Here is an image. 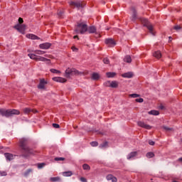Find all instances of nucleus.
Masks as SVG:
<instances>
[{"mask_svg": "<svg viewBox=\"0 0 182 182\" xmlns=\"http://www.w3.org/2000/svg\"><path fill=\"white\" fill-rule=\"evenodd\" d=\"M19 146L21 150L23 151V152L26 153L27 156H29V154H33V151L28 147V139L24 138L20 139Z\"/></svg>", "mask_w": 182, "mask_h": 182, "instance_id": "f257e3e1", "label": "nucleus"}, {"mask_svg": "<svg viewBox=\"0 0 182 182\" xmlns=\"http://www.w3.org/2000/svg\"><path fill=\"white\" fill-rule=\"evenodd\" d=\"M20 113L18 109H0L1 116H4L5 117H10V116H14V114H20Z\"/></svg>", "mask_w": 182, "mask_h": 182, "instance_id": "f03ea898", "label": "nucleus"}, {"mask_svg": "<svg viewBox=\"0 0 182 182\" xmlns=\"http://www.w3.org/2000/svg\"><path fill=\"white\" fill-rule=\"evenodd\" d=\"M75 31L77 33L83 35L85 32H87V24L85 23H77Z\"/></svg>", "mask_w": 182, "mask_h": 182, "instance_id": "7ed1b4c3", "label": "nucleus"}, {"mask_svg": "<svg viewBox=\"0 0 182 182\" xmlns=\"http://www.w3.org/2000/svg\"><path fill=\"white\" fill-rule=\"evenodd\" d=\"M141 22L144 25V26H146L147 29H149L150 33L154 36V32H153V26L149 22L147 18H141Z\"/></svg>", "mask_w": 182, "mask_h": 182, "instance_id": "20e7f679", "label": "nucleus"}, {"mask_svg": "<svg viewBox=\"0 0 182 182\" xmlns=\"http://www.w3.org/2000/svg\"><path fill=\"white\" fill-rule=\"evenodd\" d=\"M104 86H105V87H112L113 89H117V87H119V82L116 80H108L104 82Z\"/></svg>", "mask_w": 182, "mask_h": 182, "instance_id": "39448f33", "label": "nucleus"}, {"mask_svg": "<svg viewBox=\"0 0 182 182\" xmlns=\"http://www.w3.org/2000/svg\"><path fill=\"white\" fill-rule=\"evenodd\" d=\"M73 75H79V71L75 68H68L65 72V77H70Z\"/></svg>", "mask_w": 182, "mask_h": 182, "instance_id": "423d86ee", "label": "nucleus"}, {"mask_svg": "<svg viewBox=\"0 0 182 182\" xmlns=\"http://www.w3.org/2000/svg\"><path fill=\"white\" fill-rule=\"evenodd\" d=\"M70 5L71 6H75L77 9H80L81 8H83L85 4L80 1H70Z\"/></svg>", "mask_w": 182, "mask_h": 182, "instance_id": "0eeeda50", "label": "nucleus"}, {"mask_svg": "<svg viewBox=\"0 0 182 182\" xmlns=\"http://www.w3.org/2000/svg\"><path fill=\"white\" fill-rule=\"evenodd\" d=\"M15 29L21 33H25V31L26 29V26L25 25L22 24H17L16 26H14Z\"/></svg>", "mask_w": 182, "mask_h": 182, "instance_id": "6e6552de", "label": "nucleus"}, {"mask_svg": "<svg viewBox=\"0 0 182 182\" xmlns=\"http://www.w3.org/2000/svg\"><path fill=\"white\" fill-rule=\"evenodd\" d=\"M137 124L139 127H142V129H146V130H150L151 129V126L144 123L143 121H139Z\"/></svg>", "mask_w": 182, "mask_h": 182, "instance_id": "1a4fd4ad", "label": "nucleus"}, {"mask_svg": "<svg viewBox=\"0 0 182 182\" xmlns=\"http://www.w3.org/2000/svg\"><path fill=\"white\" fill-rule=\"evenodd\" d=\"M46 85H48V82L45 80V79H42L40 80L38 87L41 90H43L45 89V86H46Z\"/></svg>", "mask_w": 182, "mask_h": 182, "instance_id": "9d476101", "label": "nucleus"}, {"mask_svg": "<svg viewBox=\"0 0 182 182\" xmlns=\"http://www.w3.org/2000/svg\"><path fill=\"white\" fill-rule=\"evenodd\" d=\"M52 46V44L50 43H43L39 45L40 49H49Z\"/></svg>", "mask_w": 182, "mask_h": 182, "instance_id": "9b49d317", "label": "nucleus"}, {"mask_svg": "<svg viewBox=\"0 0 182 182\" xmlns=\"http://www.w3.org/2000/svg\"><path fill=\"white\" fill-rule=\"evenodd\" d=\"M105 43L106 45H108V46H115L116 42L112 38H107L105 39Z\"/></svg>", "mask_w": 182, "mask_h": 182, "instance_id": "f8f14e48", "label": "nucleus"}, {"mask_svg": "<svg viewBox=\"0 0 182 182\" xmlns=\"http://www.w3.org/2000/svg\"><path fill=\"white\" fill-rule=\"evenodd\" d=\"M53 80H54V82H58L59 83H65V82H66V79L61 77H53Z\"/></svg>", "mask_w": 182, "mask_h": 182, "instance_id": "ddd939ff", "label": "nucleus"}, {"mask_svg": "<svg viewBox=\"0 0 182 182\" xmlns=\"http://www.w3.org/2000/svg\"><path fill=\"white\" fill-rule=\"evenodd\" d=\"M137 156V151L131 152L129 154L127 155V160H133Z\"/></svg>", "mask_w": 182, "mask_h": 182, "instance_id": "4468645a", "label": "nucleus"}, {"mask_svg": "<svg viewBox=\"0 0 182 182\" xmlns=\"http://www.w3.org/2000/svg\"><path fill=\"white\" fill-rule=\"evenodd\" d=\"M4 156L6 160H8L9 161H11V160H14L15 159V156H14V154H12L6 153L4 154Z\"/></svg>", "mask_w": 182, "mask_h": 182, "instance_id": "2eb2a0df", "label": "nucleus"}, {"mask_svg": "<svg viewBox=\"0 0 182 182\" xmlns=\"http://www.w3.org/2000/svg\"><path fill=\"white\" fill-rule=\"evenodd\" d=\"M26 38H28V39H32L33 41L41 39L39 37H38L35 34H31V33L26 34Z\"/></svg>", "mask_w": 182, "mask_h": 182, "instance_id": "dca6fc26", "label": "nucleus"}, {"mask_svg": "<svg viewBox=\"0 0 182 182\" xmlns=\"http://www.w3.org/2000/svg\"><path fill=\"white\" fill-rule=\"evenodd\" d=\"M36 60H40L41 62H48V63H50V60L42 56L37 55Z\"/></svg>", "mask_w": 182, "mask_h": 182, "instance_id": "f3484780", "label": "nucleus"}, {"mask_svg": "<svg viewBox=\"0 0 182 182\" xmlns=\"http://www.w3.org/2000/svg\"><path fill=\"white\" fill-rule=\"evenodd\" d=\"M91 79H92V80H99V79H100V75L97 73H93Z\"/></svg>", "mask_w": 182, "mask_h": 182, "instance_id": "a211bd4d", "label": "nucleus"}, {"mask_svg": "<svg viewBox=\"0 0 182 182\" xmlns=\"http://www.w3.org/2000/svg\"><path fill=\"white\" fill-rule=\"evenodd\" d=\"M122 77L127 78V79H130V78L133 77V73H130V72L125 73L122 75Z\"/></svg>", "mask_w": 182, "mask_h": 182, "instance_id": "6ab92c4d", "label": "nucleus"}, {"mask_svg": "<svg viewBox=\"0 0 182 182\" xmlns=\"http://www.w3.org/2000/svg\"><path fill=\"white\" fill-rule=\"evenodd\" d=\"M107 180L108 181H110V180H111L112 182H117V178L116 177L113 176V175L107 176Z\"/></svg>", "mask_w": 182, "mask_h": 182, "instance_id": "aec40b11", "label": "nucleus"}, {"mask_svg": "<svg viewBox=\"0 0 182 182\" xmlns=\"http://www.w3.org/2000/svg\"><path fill=\"white\" fill-rule=\"evenodd\" d=\"M23 112H24V113H26V114H28V113H31V112H33V113H36L38 111L34 110V109H31V108H24V109H23Z\"/></svg>", "mask_w": 182, "mask_h": 182, "instance_id": "412c9836", "label": "nucleus"}, {"mask_svg": "<svg viewBox=\"0 0 182 182\" xmlns=\"http://www.w3.org/2000/svg\"><path fill=\"white\" fill-rule=\"evenodd\" d=\"M89 33H95L96 32V27L95 26H90L87 30Z\"/></svg>", "mask_w": 182, "mask_h": 182, "instance_id": "4be33fe9", "label": "nucleus"}, {"mask_svg": "<svg viewBox=\"0 0 182 182\" xmlns=\"http://www.w3.org/2000/svg\"><path fill=\"white\" fill-rule=\"evenodd\" d=\"M124 62H126V63H132V57L130 55H126L124 58Z\"/></svg>", "mask_w": 182, "mask_h": 182, "instance_id": "5701e85b", "label": "nucleus"}, {"mask_svg": "<svg viewBox=\"0 0 182 182\" xmlns=\"http://www.w3.org/2000/svg\"><path fill=\"white\" fill-rule=\"evenodd\" d=\"M149 114H152L153 116H159L160 112L157 110H151L148 112Z\"/></svg>", "mask_w": 182, "mask_h": 182, "instance_id": "b1692460", "label": "nucleus"}, {"mask_svg": "<svg viewBox=\"0 0 182 182\" xmlns=\"http://www.w3.org/2000/svg\"><path fill=\"white\" fill-rule=\"evenodd\" d=\"M107 77L112 78L116 76V73L108 72L106 73Z\"/></svg>", "mask_w": 182, "mask_h": 182, "instance_id": "393cba45", "label": "nucleus"}, {"mask_svg": "<svg viewBox=\"0 0 182 182\" xmlns=\"http://www.w3.org/2000/svg\"><path fill=\"white\" fill-rule=\"evenodd\" d=\"M154 58H156L157 59H160L161 58V53L160 51H156L154 53Z\"/></svg>", "mask_w": 182, "mask_h": 182, "instance_id": "a878e982", "label": "nucleus"}, {"mask_svg": "<svg viewBox=\"0 0 182 182\" xmlns=\"http://www.w3.org/2000/svg\"><path fill=\"white\" fill-rule=\"evenodd\" d=\"M28 55L29 56L30 59H33L34 60H37L38 59V55H36V54L30 53Z\"/></svg>", "mask_w": 182, "mask_h": 182, "instance_id": "bb28decb", "label": "nucleus"}, {"mask_svg": "<svg viewBox=\"0 0 182 182\" xmlns=\"http://www.w3.org/2000/svg\"><path fill=\"white\" fill-rule=\"evenodd\" d=\"M73 174L72 171H65L63 173V176H64V177H70Z\"/></svg>", "mask_w": 182, "mask_h": 182, "instance_id": "cd10ccee", "label": "nucleus"}, {"mask_svg": "<svg viewBox=\"0 0 182 182\" xmlns=\"http://www.w3.org/2000/svg\"><path fill=\"white\" fill-rule=\"evenodd\" d=\"M34 53H36V55H45L46 52L41 50H36L34 51Z\"/></svg>", "mask_w": 182, "mask_h": 182, "instance_id": "c85d7f7f", "label": "nucleus"}, {"mask_svg": "<svg viewBox=\"0 0 182 182\" xmlns=\"http://www.w3.org/2000/svg\"><path fill=\"white\" fill-rule=\"evenodd\" d=\"M50 181L56 182V181H60V178L59 177H52L50 178Z\"/></svg>", "mask_w": 182, "mask_h": 182, "instance_id": "c756f323", "label": "nucleus"}, {"mask_svg": "<svg viewBox=\"0 0 182 182\" xmlns=\"http://www.w3.org/2000/svg\"><path fill=\"white\" fill-rule=\"evenodd\" d=\"M107 147V141H105L100 145V149H106Z\"/></svg>", "mask_w": 182, "mask_h": 182, "instance_id": "7c9ffc66", "label": "nucleus"}, {"mask_svg": "<svg viewBox=\"0 0 182 182\" xmlns=\"http://www.w3.org/2000/svg\"><path fill=\"white\" fill-rule=\"evenodd\" d=\"M146 157L148 159H151L152 157H154V154L153 152H149L146 154Z\"/></svg>", "mask_w": 182, "mask_h": 182, "instance_id": "2f4dec72", "label": "nucleus"}, {"mask_svg": "<svg viewBox=\"0 0 182 182\" xmlns=\"http://www.w3.org/2000/svg\"><path fill=\"white\" fill-rule=\"evenodd\" d=\"M129 97H133L134 99H136V97H140V95H139V94H130Z\"/></svg>", "mask_w": 182, "mask_h": 182, "instance_id": "473e14b6", "label": "nucleus"}, {"mask_svg": "<svg viewBox=\"0 0 182 182\" xmlns=\"http://www.w3.org/2000/svg\"><path fill=\"white\" fill-rule=\"evenodd\" d=\"M83 170H90V166L89 165L85 164L82 165Z\"/></svg>", "mask_w": 182, "mask_h": 182, "instance_id": "72a5a7b5", "label": "nucleus"}, {"mask_svg": "<svg viewBox=\"0 0 182 182\" xmlns=\"http://www.w3.org/2000/svg\"><path fill=\"white\" fill-rule=\"evenodd\" d=\"M163 129L165 130V132H173V128H170L168 127H163Z\"/></svg>", "mask_w": 182, "mask_h": 182, "instance_id": "f704fd0d", "label": "nucleus"}, {"mask_svg": "<svg viewBox=\"0 0 182 182\" xmlns=\"http://www.w3.org/2000/svg\"><path fill=\"white\" fill-rule=\"evenodd\" d=\"M50 71L51 72V73H56V74L60 73V70H58L53 69V68L50 69Z\"/></svg>", "mask_w": 182, "mask_h": 182, "instance_id": "c9c22d12", "label": "nucleus"}, {"mask_svg": "<svg viewBox=\"0 0 182 182\" xmlns=\"http://www.w3.org/2000/svg\"><path fill=\"white\" fill-rule=\"evenodd\" d=\"M63 160H65V158H63V157H56V158H55V161H63Z\"/></svg>", "mask_w": 182, "mask_h": 182, "instance_id": "e433bc0d", "label": "nucleus"}, {"mask_svg": "<svg viewBox=\"0 0 182 182\" xmlns=\"http://www.w3.org/2000/svg\"><path fill=\"white\" fill-rule=\"evenodd\" d=\"M103 62L105 65H109V63H110V61L109 60V58H104Z\"/></svg>", "mask_w": 182, "mask_h": 182, "instance_id": "4c0bfd02", "label": "nucleus"}, {"mask_svg": "<svg viewBox=\"0 0 182 182\" xmlns=\"http://www.w3.org/2000/svg\"><path fill=\"white\" fill-rule=\"evenodd\" d=\"M90 144L92 147H96L97 146V141H92L90 142Z\"/></svg>", "mask_w": 182, "mask_h": 182, "instance_id": "58836bf2", "label": "nucleus"}, {"mask_svg": "<svg viewBox=\"0 0 182 182\" xmlns=\"http://www.w3.org/2000/svg\"><path fill=\"white\" fill-rule=\"evenodd\" d=\"M136 102H137V103H143L144 100L143 98H137L136 99Z\"/></svg>", "mask_w": 182, "mask_h": 182, "instance_id": "ea45409f", "label": "nucleus"}, {"mask_svg": "<svg viewBox=\"0 0 182 182\" xmlns=\"http://www.w3.org/2000/svg\"><path fill=\"white\" fill-rule=\"evenodd\" d=\"M132 14H133L132 16L134 19V18H136V10L134 9V8H132Z\"/></svg>", "mask_w": 182, "mask_h": 182, "instance_id": "a19ab883", "label": "nucleus"}, {"mask_svg": "<svg viewBox=\"0 0 182 182\" xmlns=\"http://www.w3.org/2000/svg\"><path fill=\"white\" fill-rule=\"evenodd\" d=\"M45 166V164L44 163H41V164H38V168H43Z\"/></svg>", "mask_w": 182, "mask_h": 182, "instance_id": "79ce46f5", "label": "nucleus"}, {"mask_svg": "<svg viewBox=\"0 0 182 182\" xmlns=\"http://www.w3.org/2000/svg\"><path fill=\"white\" fill-rule=\"evenodd\" d=\"M32 171L31 169H28L27 171L24 173V176H28L29 174V173H31Z\"/></svg>", "mask_w": 182, "mask_h": 182, "instance_id": "37998d69", "label": "nucleus"}, {"mask_svg": "<svg viewBox=\"0 0 182 182\" xmlns=\"http://www.w3.org/2000/svg\"><path fill=\"white\" fill-rule=\"evenodd\" d=\"M0 176H6V171H0Z\"/></svg>", "mask_w": 182, "mask_h": 182, "instance_id": "c03bdc74", "label": "nucleus"}, {"mask_svg": "<svg viewBox=\"0 0 182 182\" xmlns=\"http://www.w3.org/2000/svg\"><path fill=\"white\" fill-rule=\"evenodd\" d=\"M53 127L55 129H59V127H60L59 124H53Z\"/></svg>", "mask_w": 182, "mask_h": 182, "instance_id": "a18cd8bd", "label": "nucleus"}, {"mask_svg": "<svg viewBox=\"0 0 182 182\" xmlns=\"http://www.w3.org/2000/svg\"><path fill=\"white\" fill-rule=\"evenodd\" d=\"M173 29H175L176 31H179V29H181V27H180V26H176Z\"/></svg>", "mask_w": 182, "mask_h": 182, "instance_id": "49530a36", "label": "nucleus"}, {"mask_svg": "<svg viewBox=\"0 0 182 182\" xmlns=\"http://www.w3.org/2000/svg\"><path fill=\"white\" fill-rule=\"evenodd\" d=\"M73 52H77V48L76 47H72Z\"/></svg>", "mask_w": 182, "mask_h": 182, "instance_id": "de8ad7c7", "label": "nucleus"}, {"mask_svg": "<svg viewBox=\"0 0 182 182\" xmlns=\"http://www.w3.org/2000/svg\"><path fill=\"white\" fill-rule=\"evenodd\" d=\"M154 141H149V144H150V146H154Z\"/></svg>", "mask_w": 182, "mask_h": 182, "instance_id": "09e8293b", "label": "nucleus"}, {"mask_svg": "<svg viewBox=\"0 0 182 182\" xmlns=\"http://www.w3.org/2000/svg\"><path fill=\"white\" fill-rule=\"evenodd\" d=\"M18 22L19 23H23V19L22 18H18Z\"/></svg>", "mask_w": 182, "mask_h": 182, "instance_id": "8fccbe9b", "label": "nucleus"}, {"mask_svg": "<svg viewBox=\"0 0 182 182\" xmlns=\"http://www.w3.org/2000/svg\"><path fill=\"white\" fill-rule=\"evenodd\" d=\"M80 181H82V182H86L87 181H86V179H85V178L81 177V178H80Z\"/></svg>", "mask_w": 182, "mask_h": 182, "instance_id": "3c124183", "label": "nucleus"}, {"mask_svg": "<svg viewBox=\"0 0 182 182\" xmlns=\"http://www.w3.org/2000/svg\"><path fill=\"white\" fill-rule=\"evenodd\" d=\"M73 38H74V39H76V38L79 39V37L77 36H75Z\"/></svg>", "mask_w": 182, "mask_h": 182, "instance_id": "603ef678", "label": "nucleus"}, {"mask_svg": "<svg viewBox=\"0 0 182 182\" xmlns=\"http://www.w3.org/2000/svg\"><path fill=\"white\" fill-rule=\"evenodd\" d=\"M178 161H181L182 162V158H179L178 159Z\"/></svg>", "mask_w": 182, "mask_h": 182, "instance_id": "864d4df0", "label": "nucleus"}, {"mask_svg": "<svg viewBox=\"0 0 182 182\" xmlns=\"http://www.w3.org/2000/svg\"><path fill=\"white\" fill-rule=\"evenodd\" d=\"M59 16H62V13H58Z\"/></svg>", "mask_w": 182, "mask_h": 182, "instance_id": "5fc2aeb1", "label": "nucleus"}, {"mask_svg": "<svg viewBox=\"0 0 182 182\" xmlns=\"http://www.w3.org/2000/svg\"><path fill=\"white\" fill-rule=\"evenodd\" d=\"M160 109H164V107L161 106V107H160Z\"/></svg>", "mask_w": 182, "mask_h": 182, "instance_id": "6e6d98bb", "label": "nucleus"}, {"mask_svg": "<svg viewBox=\"0 0 182 182\" xmlns=\"http://www.w3.org/2000/svg\"><path fill=\"white\" fill-rule=\"evenodd\" d=\"M169 40H171V37H169Z\"/></svg>", "mask_w": 182, "mask_h": 182, "instance_id": "4d7b16f0", "label": "nucleus"}, {"mask_svg": "<svg viewBox=\"0 0 182 182\" xmlns=\"http://www.w3.org/2000/svg\"><path fill=\"white\" fill-rule=\"evenodd\" d=\"M0 149H2V147L0 146Z\"/></svg>", "mask_w": 182, "mask_h": 182, "instance_id": "13d9d810", "label": "nucleus"}]
</instances>
